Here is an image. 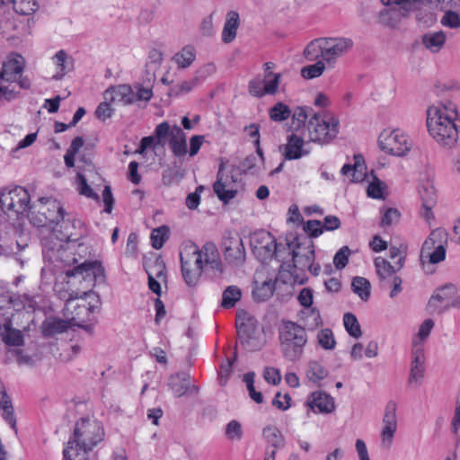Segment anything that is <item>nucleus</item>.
I'll return each mask as SVG.
<instances>
[{
	"label": "nucleus",
	"instance_id": "nucleus-1",
	"mask_svg": "<svg viewBox=\"0 0 460 460\" xmlns=\"http://www.w3.org/2000/svg\"><path fill=\"white\" fill-rule=\"evenodd\" d=\"M427 128L429 135L441 146L452 148L460 133V114L450 102H439L427 110Z\"/></svg>",
	"mask_w": 460,
	"mask_h": 460
},
{
	"label": "nucleus",
	"instance_id": "nucleus-2",
	"mask_svg": "<svg viewBox=\"0 0 460 460\" xmlns=\"http://www.w3.org/2000/svg\"><path fill=\"white\" fill-rule=\"evenodd\" d=\"M101 422L94 419L81 418L75 423L73 436L64 449L66 460H88V454L104 438Z\"/></svg>",
	"mask_w": 460,
	"mask_h": 460
},
{
	"label": "nucleus",
	"instance_id": "nucleus-3",
	"mask_svg": "<svg viewBox=\"0 0 460 460\" xmlns=\"http://www.w3.org/2000/svg\"><path fill=\"white\" fill-rule=\"evenodd\" d=\"M100 304L99 295L93 290L70 293L65 309L67 315L70 314L71 325H83V323L93 322V314L98 311Z\"/></svg>",
	"mask_w": 460,
	"mask_h": 460
},
{
	"label": "nucleus",
	"instance_id": "nucleus-4",
	"mask_svg": "<svg viewBox=\"0 0 460 460\" xmlns=\"http://www.w3.org/2000/svg\"><path fill=\"white\" fill-rule=\"evenodd\" d=\"M279 340L283 356L289 361H297L307 343V333L298 323L283 320L279 327Z\"/></svg>",
	"mask_w": 460,
	"mask_h": 460
},
{
	"label": "nucleus",
	"instance_id": "nucleus-5",
	"mask_svg": "<svg viewBox=\"0 0 460 460\" xmlns=\"http://www.w3.org/2000/svg\"><path fill=\"white\" fill-rule=\"evenodd\" d=\"M32 203L29 191L22 186H9L0 190V212L8 217H29Z\"/></svg>",
	"mask_w": 460,
	"mask_h": 460
},
{
	"label": "nucleus",
	"instance_id": "nucleus-6",
	"mask_svg": "<svg viewBox=\"0 0 460 460\" xmlns=\"http://www.w3.org/2000/svg\"><path fill=\"white\" fill-rule=\"evenodd\" d=\"M181 275L189 287H195L203 271L201 249L193 242H186L180 252Z\"/></svg>",
	"mask_w": 460,
	"mask_h": 460
},
{
	"label": "nucleus",
	"instance_id": "nucleus-7",
	"mask_svg": "<svg viewBox=\"0 0 460 460\" xmlns=\"http://www.w3.org/2000/svg\"><path fill=\"white\" fill-rule=\"evenodd\" d=\"M307 130L310 141L327 144L336 137L339 120L330 113L317 112L310 118Z\"/></svg>",
	"mask_w": 460,
	"mask_h": 460
},
{
	"label": "nucleus",
	"instance_id": "nucleus-8",
	"mask_svg": "<svg viewBox=\"0 0 460 460\" xmlns=\"http://www.w3.org/2000/svg\"><path fill=\"white\" fill-rule=\"evenodd\" d=\"M31 221L37 226H50L64 221L65 210L60 202L52 198H40L32 203Z\"/></svg>",
	"mask_w": 460,
	"mask_h": 460
},
{
	"label": "nucleus",
	"instance_id": "nucleus-9",
	"mask_svg": "<svg viewBox=\"0 0 460 460\" xmlns=\"http://www.w3.org/2000/svg\"><path fill=\"white\" fill-rule=\"evenodd\" d=\"M378 145L387 154L404 156L410 152L412 144L406 133L396 128L392 131L384 130L379 135Z\"/></svg>",
	"mask_w": 460,
	"mask_h": 460
},
{
	"label": "nucleus",
	"instance_id": "nucleus-10",
	"mask_svg": "<svg viewBox=\"0 0 460 460\" xmlns=\"http://www.w3.org/2000/svg\"><path fill=\"white\" fill-rule=\"evenodd\" d=\"M252 252L261 261L271 260L277 254L275 237L266 230L255 231L250 238Z\"/></svg>",
	"mask_w": 460,
	"mask_h": 460
},
{
	"label": "nucleus",
	"instance_id": "nucleus-11",
	"mask_svg": "<svg viewBox=\"0 0 460 460\" xmlns=\"http://www.w3.org/2000/svg\"><path fill=\"white\" fill-rule=\"evenodd\" d=\"M314 244L310 238H305L304 241L296 243V248L292 251L293 274L296 281H298L297 271L305 272L306 267L314 261ZM299 283H304V278L299 280Z\"/></svg>",
	"mask_w": 460,
	"mask_h": 460
},
{
	"label": "nucleus",
	"instance_id": "nucleus-12",
	"mask_svg": "<svg viewBox=\"0 0 460 460\" xmlns=\"http://www.w3.org/2000/svg\"><path fill=\"white\" fill-rule=\"evenodd\" d=\"M447 234L443 229L438 228L432 231L422 245L421 256L427 253L429 262L436 264L445 260L446 248L444 243Z\"/></svg>",
	"mask_w": 460,
	"mask_h": 460
},
{
	"label": "nucleus",
	"instance_id": "nucleus-13",
	"mask_svg": "<svg viewBox=\"0 0 460 460\" xmlns=\"http://www.w3.org/2000/svg\"><path fill=\"white\" fill-rule=\"evenodd\" d=\"M353 47L349 38H323V60L331 67Z\"/></svg>",
	"mask_w": 460,
	"mask_h": 460
},
{
	"label": "nucleus",
	"instance_id": "nucleus-14",
	"mask_svg": "<svg viewBox=\"0 0 460 460\" xmlns=\"http://www.w3.org/2000/svg\"><path fill=\"white\" fill-rule=\"evenodd\" d=\"M213 190L217 198L226 204L234 199L237 193L236 180L233 175L224 172L223 165L219 167Z\"/></svg>",
	"mask_w": 460,
	"mask_h": 460
},
{
	"label": "nucleus",
	"instance_id": "nucleus-15",
	"mask_svg": "<svg viewBox=\"0 0 460 460\" xmlns=\"http://www.w3.org/2000/svg\"><path fill=\"white\" fill-rule=\"evenodd\" d=\"M396 403L394 401L387 402L383 417L381 431V444L385 449L391 447L397 429Z\"/></svg>",
	"mask_w": 460,
	"mask_h": 460
},
{
	"label": "nucleus",
	"instance_id": "nucleus-16",
	"mask_svg": "<svg viewBox=\"0 0 460 460\" xmlns=\"http://www.w3.org/2000/svg\"><path fill=\"white\" fill-rule=\"evenodd\" d=\"M224 256L228 263L234 266H241L245 261V249L243 240L240 236H230L225 238L224 243Z\"/></svg>",
	"mask_w": 460,
	"mask_h": 460
},
{
	"label": "nucleus",
	"instance_id": "nucleus-17",
	"mask_svg": "<svg viewBox=\"0 0 460 460\" xmlns=\"http://www.w3.org/2000/svg\"><path fill=\"white\" fill-rule=\"evenodd\" d=\"M190 375L187 372H179L170 376L168 385L175 397H181L187 394H197L199 386L190 382Z\"/></svg>",
	"mask_w": 460,
	"mask_h": 460
},
{
	"label": "nucleus",
	"instance_id": "nucleus-18",
	"mask_svg": "<svg viewBox=\"0 0 460 460\" xmlns=\"http://www.w3.org/2000/svg\"><path fill=\"white\" fill-rule=\"evenodd\" d=\"M67 277H81L83 280L95 281L99 278H104L105 270L101 262L84 261L72 270L66 271Z\"/></svg>",
	"mask_w": 460,
	"mask_h": 460
},
{
	"label": "nucleus",
	"instance_id": "nucleus-19",
	"mask_svg": "<svg viewBox=\"0 0 460 460\" xmlns=\"http://www.w3.org/2000/svg\"><path fill=\"white\" fill-rule=\"evenodd\" d=\"M456 294L457 288L451 283L438 288L430 296L428 307L432 313L443 314L448 309H445V305L442 306L441 304L449 303Z\"/></svg>",
	"mask_w": 460,
	"mask_h": 460
},
{
	"label": "nucleus",
	"instance_id": "nucleus-20",
	"mask_svg": "<svg viewBox=\"0 0 460 460\" xmlns=\"http://www.w3.org/2000/svg\"><path fill=\"white\" fill-rule=\"evenodd\" d=\"M237 334L240 343L249 351H255L262 347V342L257 335V328L252 320L237 325Z\"/></svg>",
	"mask_w": 460,
	"mask_h": 460
},
{
	"label": "nucleus",
	"instance_id": "nucleus-21",
	"mask_svg": "<svg viewBox=\"0 0 460 460\" xmlns=\"http://www.w3.org/2000/svg\"><path fill=\"white\" fill-rule=\"evenodd\" d=\"M103 98L111 103H120L122 105H130L135 102L134 90L128 84L109 87L103 93Z\"/></svg>",
	"mask_w": 460,
	"mask_h": 460
},
{
	"label": "nucleus",
	"instance_id": "nucleus-22",
	"mask_svg": "<svg viewBox=\"0 0 460 460\" xmlns=\"http://www.w3.org/2000/svg\"><path fill=\"white\" fill-rule=\"evenodd\" d=\"M24 68V60L21 55L13 54L4 62L3 68L0 73L1 79L6 82H16Z\"/></svg>",
	"mask_w": 460,
	"mask_h": 460
},
{
	"label": "nucleus",
	"instance_id": "nucleus-23",
	"mask_svg": "<svg viewBox=\"0 0 460 460\" xmlns=\"http://www.w3.org/2000/svg\"><path fill=\"white\" fill-rule=\"evenodd\" d=\"M304 138L294 133L287 137V144L280 148H283V155L286 160H296L308 154L307 151L303 149Z\"/></svg>",
	"mask_w": 460,
	"mask_h": 460
},
{
	"label": "nucleus",
	"instance_id": "nucleus-24",
	"mask_svg": "<svg viewBox=\"0 0 460 460\" xmlns=\"http://www.w3.org/2000/svg\"><path fill=\"white\" fill-rule=\"evenodd\" d=\"M307 405L313 410L316 409L322 413H331L335 409L333 398L323 391H316L310 394Z\"/></svg>",
	"mask_w": 460,
	"mask_h": 460
},
{
	"label": "nucleus",
	"instance_id": "nucleus-25",
	"mask_svg": "<svg viewBox=\"0 0 460 460\" xmlns=\"http://www.w3.org/2000/svg\"><path fill=\"white\" fill-rule=\"evenodd\" d=\"M354 163L346 164L341 167V173L342 175H351L350 181L352 182H359L365 179L366 176V165L364 157L358 154L353 156Z\"/></svg>",
	"mask_w": 460,
	"mask_h": 460
},
{
	"label": "nucleus",
	"instance_id": "nucleus-26",
	"mask_svg": "<svg viewBox=\"0 0 460 460\" xmlns=\"http://www.w3.org/2000/svg\"><path fill=\"white\" fill-rule=\"evenodd\" d=\"M169 146L177 157L183 156L188 152L186 135L177 125H174L170 132Z\"/></svg>",
	"mask_w": 460,
	"mask_h": 460
},
{
	"label": "nucleus",
	"instance_id": "nucleus-27",
	"mask_svg": "<svg viewBox=\"0 0 460 460\" xmlns=\"http://www.w3.org/2000/svg\"><path fill=\"white\" fill-rule=\"evenodd\" d=\"M52 61L57 67V73L52 76L56 81L61 80L74 66L73 58L63 49L53 56Z\"/></svg>",
	"mask_w": 460,
	"mask_h": 460
},
{
	"label": "nucleus",
	"instance_id": "nucleus-28",
	"mask_svg": "<svg viewBox=\"0 0 460 460\" xmlns=\"http://www.w3.org/2000/svg\"><path fill=\"white\" fill-rule=\"evenodd\" d=\"M420 197L422 202V208L425 212L423 217L429 220L432 217L431 209L437 202V194L434 186L429 183L423 184L420 188Z\"/></svg>",
	"mask_w": 460,
	"mask_h": 460
},
{
	"label": "nucleus",
	"instance_id": "nucleus-29",
	"mask_svg": "<svg viewBox=\"0 0 460 460\" xmlns=\"http://www.w3.org/2000/svg\"><path fill=\"white\" fill-rule=\"evenodd\" d=\"M239 27V14L234 11L226 13V22L222 31V40L226 43L233 41Z\"/></svg>",
	"mask_w": 460,
	"mask_h": 460
},
{
	"label": "nucleus",
	"instance_id": "nucleus-30",
	"mask_svg": "<svg viewBox=\"0 0 460 460\" xmlns=\"http://www.w3.org/2000/svg\"><path fill=\"white\" fill-rule=\"evenodd\" d=\"M196 59V49L192 45L184 46L173 57L172 61L177 65L178 68L185 69L191 66Z\"/></svg>",
	"mask_w": 460,
	"mask_h": 460
},
{
	"label": "nucleus",
	"instance_id": "nucleus-31",
	"mask_svg": "<svg viewBox=\"0 0 460 460\" xmlns=\"http://www.w3.org/2000/svg\"><path fill=\"white\" fill-rule=\"evenodd\" d=\"M71 323L58 318L49 319L44 322L42 333L46 337H51L55 334L63 333L69 329Z\"/></svg>",
	"mask_w": 460,
	"mask_h": 460
},
{
	"label": "nucleus",
	"instance_id": "nucleus-32",
	"mask_svg": "<svg viewBox=\"0 0 460 460\" xmlns=\"http://www.w3.org/2000/svg\"><path fill=\"white\" fill-rule=\"evenodd\" d=\"M446 34L444 31L428 32L422 38L424 46L433 53L438 52L446 42Z\"/></svg>",
	"mask_w": 460,
	"mask_h": 460
},
{
	"label": "nucleus",
	"instance_id": "nucleus-33",
	"mask_svg": "<svg viewBox=\"0 0 460 460\" xmlns=\"http://www.w3.org/2000/svg\"><path fill=\"white\" fill-rule=\"evenodd\" d=\"M164 269L165 266L163 261L156 260L155 264L148 270H146L148 275V287L150 290L158 296L161 295V286L155 277L161 278L164 275Z\"/></svg>",
	"mask_w": 460,
	"mask_h": 460
},
{
	"label": "nucleus",
	"instance_id": "nucleus-34",
	"mask_svg": "<svg viewBox=\"0 0 460 460\" xmlns=\"http://www.w3.org/2000/svg\"><path fill=\"white\" fill-rule=\"evenodd\" d=\"M0 3L2 4H12L13 10L22 15H30L39 8L36 0H0Z\"/></svg>",
	"mask_w": 460,
	"mask_h": 460
},
{
	"label": "nucleus",
	"instance_id": "nucleus-35",
	"mask_svg": "<svg viewBox=\"0 0 460 460\" xmlns=\"http://www.w3.org/2000/svg\"><path fill=\"white\" fill-rule=\"evenodd\" d=\"M304 56L308 61L323 60V38H319L308 43L304 50Z\"/></svg>",
	"mask_w": 460,
	"mask_h": 460
},
{
	"label": "nucleus",
	"instance_id": "nucleus-36",
	"mask_svg": "<svg viewBox=\"0 0 460 460\" xmlns=\"http://www.w3.org/2000/svg\"><path fill=\"white\" fill-rule=\"evenodd\" d=\"M375 267L378 277L382 280H385L390 277L395 276L394 274L401 269H396V264L392 265L390 261L382 258L376 257L374 261Z\"/></svg>",
	"mask_w": 460,
	"mask_h": 460
},
{
	"label": "nucleus",
	"instance_id": "nucleus-37",
	"mask_svg": "<svg viewBox=\"0 0 460 460\" xmlns=\"http://www.w3.org/2000/svg\"><path fill=\"white\" fill-rule=\"evenodd\" d=\"M199 84V76L195 75L191 80L182 81L178 84L172 85L169 90V95L172 97H179L181 95L189 93Z\"/></svg>",
	"mask_w": 460,
	"mask_h": 460
},
{
	"label": "nucleus",
	"instance_id": "nucleus-38",
	"mask_svg": "<svg viewBox=\"0 0 460 460\" xmlns=\"http://www.w3.org/2000/svg\"><path fill=\"white\" fill-rule=\"evenodd\" d=\"M262 435L267 442L274 447L273 449L280 448L284 446V437L280 430L275 426H267L262 430Z\"/></svg>",
	"mask_w": 460,
	"mask_h": 460
},
{
	"label": "nucleus",
	"instance_id": "nucleus-39",
	"mask_svg": "<svg viewBox=\"0 0 460 460\" xmlns=\"http://www.w3.org/2000/svg\"><path fill=\"white\" fill-rule=\"evenodd\" d=\"M351 288L363 301H367L370 296V283L363 277H355L352 279Z\"/></svg>",
	"mask_w": 460,
	"mask_h": 460
},
{
	"label": "nucleus",
	"instance_id": "nucleus-40",
	"mask_svg": "<svg viewBox=\"0 0 460 460\" xmlns=\"http://www.w3.org/2000/svg\"><path fill=\"white\" fill-rule=\"evenodd\" d=\"M275 290V283L272 279L263 281L261 285H257L253 290V297L259 301H265L271 297Z\"/></svg>",
	"mask_w": 460,
	"mask_h": 460
},
{
	"label": "nucleus",
	"instance_id": "nucleus-41",
	"mask_svg": "<svg viewBox=\"0 0 460 460\" xmlns=\"http://www.w3.org/2000/svg\"><path fill=\"white\" fill-rule=\"evenodd\" d=\"M328 376V370L317 361H310L306 369V376L309 381L319 383Z\"/></svg>",
	"mask_w": 460,
	"mask_h": 460
},
{
	"label": "nucleus",
	"instance_id": "nucleus-42",
	"mask_svg": "<svg viewBox=\"0 0 460 460\" xmlns=\"http://www.w3.org/2000/svg\"><path fill=\"white\" fill-rule=\"evenodd\" d=\"M242 293L240 288L235 286H229L223 292L221 305L224 308L234 307L237 301L240 300Z\"/></svg>",
	"mask_w": 460,
	"mask_h": 460
},
{
	"label": "nucleus",
	"instance_id": "nucleus-43",
	"mask_svg": "<svg viewBox=\"0 0 460 460\" xmlns=\"http://www.w3.org/2000/svg\"><path fill=\"white\" fill-rule=\"evenodd\" d=\"M343 323L348 333L358 339L362 335L361 328L357 317L351 313H346L343 316Z\"/></svg>",
	"mask_w": 460,
	"mask_h": 460
},
{
	"label": "nucleus",
	"instance_id": "nucleus-44",
	"mask_svg": "<svg viewBox=\"0 0 460 460\" xmlns=\"http://www.w3.org/2000/svg\"><path fill=\"white\" fill-rule=\"evenodd\" d=\"M291 115V110L288 105L279 102L270 110V117L273 121L286 120Z\"/></svg>",
	"mask_w": 460,
	"mask_h": 460
},
{
	"label": "nucleus",
	"instance_id": "nucleus-45",
	"mask_svg": "<svg viewBox=\"0 0 460 460\" xmlns=\"http://www.w3.org/2000/svg\"><path fill=\"white\" fill-rule=\"evenodd\" d=\"M325 69L324 61L318 60L313 65H308L301 69V75L305 79H314L323 75Z\"/></svg>",
	"mask_w": 460,
	"mask_h": 460
},
{
	"label": "nucleus",
	"instance_id": "nucleus-46",
	"mask_svg": "<svg viewBox=\"0 0 460 460\" xmlns=\"http://www.w3.org/2000/svg\"><path fill=\"white\" fill-rule=\"evenodd\" d=\"M225 435L228 440L240 441L243 436L242 424L238 420H232L226 426Z\"/></svg>",
	"mask_w": 460,
	"mask_h": 460
},
{
	"label": "nucleus",
	"instance_id": "nucleus-47",
	"mask_svg": "<svg viewBox=\"0 0 460 460\" xmlns=\"http://www.w3.org/2000/svg\"><path fill=\"white\" fill-rule=\"evenodd\" d=\"M169 228L166 226L155 228L151 233L152 246L158 250L161 249L168 238Z\"/></svg>",
	"mask_w": 460,
	"mask_h": 460
},
{
	"label": "nucleus",
	"instance_id": "nucleus-48",
	"mask_svg": "<svg viewBox=\"0 0 460 460\" xmlns=\"http://www.w3.org/2000/svg\"><path fill=\"white\" fill-rule=\"evenodd\" d=\"M281 74L269 72L268 76L264 75L265 88L264 92L269 95H274L278 93L280 84Z\"/></svg>",
	"mask_w": 460,
	"mask_h": 460
},
{
	"label": "nucleus",
	"instance_id": "nucleus-49",
	"mask_svg": "<svg viewBox=\"0 0 460 460\" xmlns=\"http://www.w3.org/2000/svg\"><path fill=\"white\" fill-rule=\"evenodd\" d=\"M424 363L412 362L411 363L410 376L408 383L410 385H420L424 377Z\"/></svg>",
	"mask_w": 460,
	"mask_h": 460
},
{
	"label": "nucleus",
	"instance_id": "nucleus-50",
	"mask_svg": "<svg viewBox=\"0 0 460 460\" xmlns=\"http://www.w3.org/2000/svg\"><path fill=\"white\" fill-rule=\"evenodd\" d=\"M201 252L203 266L220 258L217 248L213 243H206L201 248Z\"/></svg>",
	"mask_w": 460,
	"mask_h": 460
},
{
	"label": "nucleus",
	"instance_id": "nucleus-51",
	"mask_svg": "<svg viewBox=\"0 0 460 460\" xmlns=\"http://www.w3.org/2000/svg\"><path fill=\"white\" fill-rule=\"evenodd\" d=\"M317 341L320 346L325 349H332L335 347V340L332 330L326 328L319 332Z\"/></svg>",
	"mask_w": 460,
	"mask_h": 460
},
{
	"label": "nucleus",
	"instance_id": "nucleus-52",
	"mask_svg": "<svg viewBox=\"0 0 460 460\" xmlns=\"http://www.w3.org/2000/svg\"><path fill=\"white\" fill-rule=\"evenodd\" d=\"M3 341L9 346H22L23 344V335L21 331L9 328L3 336Z\"/></svg>",
	"mask_w": 460,
	"mask_h": 460
},
{
	"label": "nucleus",
	"instance_id": "nucleus-53",
	"mask_svg": "<svg viewBox=\"0 0 460 460\" xmlns=\"http://www.w3.org/2000/svg\"><path fill=\"white\" fill-rule=\"evenodd\" d=\"M460 10H450L446 11L444 16L441 19V23L451 29L460 28V15L458 13Z\"/></svg>",
	"mask_w": 460,
	"mask_h": 460
},
{
	"label": "nucleus",
	"instance_id": "nucleus-54",
	"mask_svg": "<svg viewBox=\"0 0 460 460\" xmlns=\"http://www.w3.org/2000/svg\"><path fill=\"white\" fill-rule=\"evenodd\" d=\"M305 232L311 238H316L323 233V223L319 220H308L304 225Z\"/></svg>",
	"mask_w": 460,
	"mask_h": 460
},
{
	"label": "nucleus",
	"instance_id": "nucleus-55",
	"mask_svg": "<svg viewBox=\"0 0 460 460\" xmlns=\"http://www.w3.org/2000/svg\"><path fill=\"white\" fill-rule=\"evenodd\" d=\"M2 411V417L6 423L11 427L15 433H17L16 418L14 416L13 408L12 402H9L0 407Z\"/></svg>",
	"mask_w": 460,
	"mask_h": 460
},
{
	"label": "nucleus",
	"instance_id": "nucleus-56",
	"mask_svg": "<svg viewBox=\"0 0 460 460\" xmlns=\"http://www.w3.org/2000/svg\"><path fill=\"white\" fill-rule=\"evenodd\" d=\"M265 84L261 76H257L249 82V93L255 97H262L267 94L264 92Z\"/></svg>",
	"mask_w": 460,
	"mask_h": 460
},
{
	"label": "nucleus",
	"instance_id": "nucleus-57",
	"mask_svg": "<svg viewBox=\"0 0 460 460\" xmlns=\"http://www.w3.org/2000/svg\"><path fill=\"white\" fill-rule=\"evenodd\" d=\"M406 256V247L401 245L399 247L392 246L389 250V257L391 260H394L398 258L397 261H394L396 264V269H402L404 265Z\"/></svg>",
	"mask_w": 460,
	"mask_h": 460
},
{
	"label": "nucleus",
	"instance_id": "nucleus-58",
	"mask_svg": "<svg viewBox=\"0 0 460 460\" xmlns=\"http://www.w3.org/2000/svg\"><path fill=\"white\" fill-rule=\"evenodd\" d=\"M172 128H170V125L168 122L164 121L160 124H158L155 129V138H156V144L159 146H164L165 144V138L167 136L170 137V132Z\"/></svg>",
	"mask_w": 460,
	"mask_h": 460
},
{
	"label": "nucleus",
	"instance_id": "nucleus-59",
	"mask_svg": "<svg viewBox=\"0 0 460 460\" xmlns=\"http://www.w3.org/2000/svg\"><path fill=\"white\" fill-rule=\"evenodd\" d=\"M110 101L104 100V102H101L96 110H95V116L97 119L105 120L109 118H111L114 112V110L111 107Z\"/></svg>",
	"mask_w": 460,
	"mask_h": 460
},
{
	"label": "nucleus",
	"instance_id": "nucleus-60",
	"mask_svg": "<svg viewBox=\"0 0 460 460\" xmlns=\"http://www.w3.org/2000/svg\"><path fill=\"white\" fill-rule=\"evenodd\" d=\"M349 253L350 250L348 246H344L337 252L333 257V263L337 269H343L347 265Z\"/></svg>",
	"mask_w": 460,
	"mask_h": 460
},
{
	"label": "nucleus",
	"instance_id": "nucleus-61",
	"mask_svg": "<svg viewBox=\"0 0 460 460\" xmlns=\"http://www.w3.org/2000/svg\"><path fill=\"white\" fill-rule=\"evenodd\" d=\"M78 190L81 195L87 198L98 199V195L94 193L93 189L87 184L86 179L84 175L78 173Z\"/></svg>",
	"mask_w": 460,
	"mask_h": 460
},
{
	"label": "nucleus",
	"instance_id": "nucleus-62",
	"mask_svg": "<svg viewBox=\"0 0 460 460\" xmlns=\"http://www.w3.org/2000/svg\"><path fill=\"white\" fill-rule=\"evenodd\" d=\"M400 213L396 208H390L386 209L381 218L383 227L389 226L399 220Z\"/></svg>",
	"mask_w": 460,
	"mask_h": 460
},
{
	"label": "nucleus",
	"instance_id": "nucleus-63",
	"mask_svg": "<svg viewBox=\"0 0 460 460\" xmlns=\"http://www.w3.org/2000/svg\"><path fill=\"white\" fill-rule=\"evenodd\" d=\"M433 7L444 12L460 10V0H435Z\"/></svg>",
	"mask_w": 460,
	"mask_h": 460
},
{
	"label": "nucleus",
	"instance_id": "nucleus-64",
	"mask_svg": "<svg viewBox=\"0 0 460 460\" xmlns=\"http://www.w3.org/2000/svg\"><path fill=\"white\" fill-rule=\"evenodd\" d=\"M308 117L306 110L303 107H296L292 114L293 124H296L295 128H298L305 123Z\"/></svg>",
	"mask_w": 460,
	"mask_h": 460
}]
</instances>
